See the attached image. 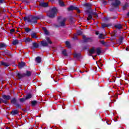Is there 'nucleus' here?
<instances>
[{
	"label": "nucleus",
	"mask_w": 129,
	"mask_h": 129,
	"mask_svg": "<svg viewBox=\"0 0 129 129\" xmlns=\"http://www.w3.org/2000/svg\"><path fill=\"white\" fill-rule=\"evenodd\" d=\"M39 19H40V17H33V16H28L24 18V21H25V22H28V23H32V24H37V20H39Z\"/></svg>",
	"instance_id": "f257e3e1"
},
{
	"label": "nucleus",
	"mask_w": 129,
	"mask_h": 129,
	"mask_svg": "<svg viewBox=\"0 0 129 129\" xmlns=\"http://www.w3.org/2000/svg\"><path fill=\"white\" fill-rule=\"evenodd\" d=\"M55 15H57V9L56 8H52L50 12L48 14L49 18H54Z\"/></svg>",
	"instance_id": "f03ea898"
},
{
	"label": "nucleus",
	"mask_w": 129,
	"mask_h": 129,
	"mask_svg": "<svg viewBox=\"0 0 129 129\" xmlns=\"http://www.w3.org/2000/svg\"><path fill=\"white\" fill-rule=\"evenodd\" d=\"M59 25L57 27H64L65 26V22H66V19L63 18L61 17H59L58 18Z\"/></svg>",
	"instance_id": "7ed1b4c3"
},
{
	"label": "nucleus",
	"mask_w": 129,
	"mask_h": 129,
	"mask_svg": "<svg viewBox=\"0 0 129 129\" xmlns=\"http://www.w3.org/2000/svg\"><path fill=\"white\" fill-rule=\"evenodd\" d=\"M46 40L47 42L45 40H43L42 41H41V44L43 47H47V46H48L49 44H52V41L50 40V38L48 37L46 38Z\"/></svg>",
	"instance_id": "20e7f679"
},
{
	"label": "nucleus",
	"mask_w": 129,
	"mask_h": 129,
	"mask_svg": "<svg viewBox=\"0 0 129 129\" xmlns=\"http://www.w3.org/2000/svg\"><path fill=\"white\" fill-rule=\"evenodd\" d=\"M31 72H29L27 71L26 72V74H21L20 73H18L17 74V76L18 77V78H19V79H21V78H23V77H24V76H31Z\"/></svg>",
	"instance_id": "39448f33"
},
{
	"label": "nucleus",
	"mask_w": 129,
	"mask_h": 129,
	"mask_svg": "<svg viewBox=\"0 0 129 129\" xmlns=\"http://www.w3.org/2000/svg\"><path fill=\"white\" fill-rule=\"evenodd\" d=\"M10 99H11V96L3 95V99L1 100V101H2V102H4V103H7L8 102V100H10Z\"/></svg>",
	"instance_id": "423d86ee"
},
{
	"label": "nucleus",
	"mask_w": 129,
	"mask_h": 129,
	"mask_svg": "<svg viewBox=\"0 0 129 129\" xmlns=\"http://www.w3.org/2000/svg\"><path fill=\"white\" fill-rule=\"evenodd\" d=\"M68 11H73V10H76L77 11L78 13H80V10H79V8L77 7H74L73 6H70L69 8H68Z\"/></svg>",
	"instance_id": "0eeeda50"
},
{
	"label": "nucleus",
	"mask_w": 129,
	"mask_h": 129,
	"mask_svg": "<svg viewBox=\"0 0 129 129\" xmlns=\"http://www.w3.org/2000/svg\"><path fill=\"white\" fill-rule=\"evenodd\" d=\"M114 1H115V2L112 4V6H113V7H115V8H116L118 7L119 5H120V1H119V0H114Z\"/></svg>",
	"instance_id": "6e6552de"
},
{
	"label": "nucleus",
	"mask_w": 129,
	"mask_h": 129,
	"mask_svg": "<svg viewBox=\"0 0 129 129\" xmlns=\"http://www.w3.org/2000/svg\"><path fill=\"white\" fill-rule=\"evenodd\" d=\"M7 48V45L4 43H0V48L1 49H5Z\"/></svg>",
	"instance_id": "1a4fd4ad"
},
{
	"label": "nucleus",
	"mask_w": 129,
	"mask_h": 129,
	"mask_svg": "<svg viewBox=\"0 0 129 129\" xmlns=\"http://www.w3.org/2000/svg\"><path fill=\"white\" fill-rule=\"evenodd\" d=\"M18 113L19 111H18V110H14L11 112L12 115H16V114H18Z\"/></svg>",
	"instance_id": "9d476101"
},
{
	"label": "nucleus",
	"mask_w": 129,
	"mask_h": 129,
	"mask_svg": "<svg viewBox=\"0 0 129 129\" xmlns=\"http://www.w3.org/2000/svg\"><path fill=\"white\" fill-rule=\"evenodd\" d=\"M26 63L25 62L19 63L18 64V67L20 68H23V67H24Z\"/></svg>",
	"instance_id": "9b49d317"
},
{
	"label": "nucleus",
	"mask_w": 129,
	"mask_h": 129,
	"mask_svg": "<svg viewBox=\"0 0 129 129\" xmlns=\"http://www.w3.org/2000/svg\"><path fill=\"white\" fill-rule=\"evenodd\" d=\"M89 52L90 53V54H94V53H95V48H91Z\"/></svg>",
	"instance_id": "f8f14e48"
},
{
	"label": "nucleus",
	"mask_w": 129,
	"mask_h": 129,
	"mask_svg": "<svg viewBox=\"0 0 129 129\" xmlns=\"http://www.w3.org/2000/svg\"><path fill=\"white\" fill-rule=\"evenodd\" d=\"M111 26V24H102V28H105V27H107V28H108Z\"/></svg>",
	"instance_id": "ddd939ff"
},
{
	"label": "nucleus",
	"mask_w": 129,
	"mask_h": 129,
	"mask_svg": "<svg viewBox=\"0 0 129 129\" xmlns=\"http://www.w3.org/2000/svg\"><path fill=\"white\" fill-rule=\"evenodd\" d=\"M35 61L37 63H41V57L40 56L37 57Z\"/></svg>",
	"instance_id": "4468645a"
},
{
	"label": "nucleus",
	"mask_w": 129,
	"mask_h": 129,
	"mask_svg": "<svg viewBox=\"0 0 129 129\" xmlns=\"http://www.w3.org/2000/svg\"><path fill=\"white\" fill-rule=\"evenodd\" d=\"M1 65H3V66H5L6 67H8V66L10 65L9 63L5 62H2Z\"/></svg>",
	"instance_id": "2eb2a0df"
},
{
	"label": "nucleus",
	"mask_w": 129,
	"mask_h": 129,
	"mask_svg": "<svg viewBox=\"0 0 129 129\" xmlns=\"http://www.w3.org/2000/svg\"><path fill=\"white\" fill-rule=\"evenodd\" d=\"M40 6L41 7H48V3H40Z\"/></svg>",
	"instance_id": "dca6fc26"
},
{
	"label": "nucleus",
	"mask_w": 129,
	"mask_h": 129,
	"mask_svg": "<svg viewBox=\"0 0 129 129\" xmlns=\"http://www.w3.org/2000/svg\"><path fill=\"white\" fill-rule=\"evenodd\" d=\"M74 56L75 58H77V59H78V58L80 57V53H75L74 54Z\"/></svg>",
	"instance_id": "f3484780"
},
{
	"label": "nucleus",
	"mask_w": 129,
	"mask_h": 129,
	"mask_svg": "<svg viewBox=\"0 0 129 129\" xmlns=\"http://www.w3.org/2000/svg\"><path fill=\"white\" fill-rule=\"evenodd\" d=\"M59 6H60V7H64V2L62 1H58Z\"/></svg>",
	"instance_id": "a211bd4d"
},
{
	"label": "nucleus",
	"mask_w": 129,
	"mask_h": 129,
	"mask_svg": "<svg viewBox=\"0 0 129 129\" xmlns=\"http://www.w3.org/2000/svg\"><path fill=\"white\" fill-rule=\"evenodd\" d=\"M95 52H96L98 55H99L100 53L101 52V51H100V49L99 48H95Z\"/></svg>",
	"instance_id": "6ab92c4d"
},
{
	"label": "nucleus",
	"mask_w": 129,
	"mask_h": 129,
	"mask_svg": "<svg viewBox=\"0 0 129 129\" xmlns=\"http://www.w3.org/2000/svg\"><path fill=\"white\" fill-rule=\"evenodd\" d=\"M43 30L44 33L46 35H48L49 34V32L48 31V30H47V29H46V28L43 27Z\"/></svg>",
	"instance_id": "aec40b11"
},
{
	"label": "nucleus",
	"mask_w": 129,
	"mask_h": 129,
	"mask_svg": "<svg viewBox=\"0 0 129 129\" xmlns=\"http://www.w3.org/2000/svg\"><path fill=\"white\" fill-rule=\"evenodd\" d=\"M31 37H32V38H34V39H37V38H38V37H37V35L35 33H33L31 34Z\"/></svg>",
	"instance_id": "412c9836"
},
{
	"label": "nucleus",
	"mask_w": 129,
	"mask_h": 129,
	"mask_svg": "<svg viewBox=\"0 0 129 129\" xmlns=\"http://www.w3.org/2000/svg\"><path fill=\"white\" fill-rule=\"evenodd\" d=\"M115 28L117 29H121L122 28V26L120 24H117L115 26Z\"/></svg>",
	"instance_id": "4be33fe9"
},
{
	"label": "nucleus",
	"mask_w": 129,
	"mask_h": 129,
	"mask_svg": "<svg viewBox=\"0 0 129 129\" xmlns=\"http://www.w3.org/2000/svg\"><path fill=\"white\" fill-rule=\"evenodd\" d=\"M126 8H128V4H127V3H126L124 6H123V10H124V11L126 10Z\"/></svg>",
	"instance_id": "5701e85b"
},
{
	"label": "nucleus",
	"mask_w": 129,
	"mask_h": 129,
	"mask_svg": "<svg viewBox=\"0 0 129 129\" xmlns=\"http://www.w3.org/2000/svg\"><path fill=\"white\" fill-rule=\"evenodd\" d=\"M85 7H87L88 8H90L91 7V4L90 3H86L84 4Z\"/></svg>",
	"instance_id": "b1692460"
},
{
	"label": "nucleus",
	"mask_w": 129,
	"mask_h": 129,
	"mask_svg": "<svg viewBox=\"0 0 129 129\" xmlns=\"http://www.w3.org/2000/svg\"><path fill=\"white\" fill-rule=\"evenodd\" d=\"M62 54H63L64 56H67V52L66 51V49H64L62 50Z\"/></svg>",
	"instance_id": "393cba45"
},
{
	"label": "nucleus",
	"mask_w": 129,
	"mask_h": 129,
	"mask_svg": "<svg viewBox=\"0 0 129 129\" xmlns=\"http://www.w3.org/2000/svg\"><path fill=\"white\" fill-rule=\"evenodd\" d=\"M26 99H30V98H32V95L31 94H28L26 97Z\"/></svg>",
	"instance_id": "a878e982"
},
{
	"label": "nucleus",
	"mask_w": 129,
	"mask_h": 129,
	"mask_svg": "<svg viewBox=\"0 0 129 129\" xmlns=\"http://www.w3.org/2000/svg\"><path fill=\"white\" fill-rule=\"evenodd\" d=\"M18 43H19V41H18V40H15L13 41V44L15 46H16V45H17V44Z\"/></svg>",
	"instance_id": "bb28decb"
},
{
	"label": "nucleus",
	"mask_w": 129,
	"mask_h": 129,
	"mask_svg": "<svg viewBox=\"0 0 129 129\" xmlns=\"http://www.w3.org/2000/svg\"><path fill=\"white\" fill-rule=\"evenodd\" d=\"M11 102H12V103H13V104H15L17 102V100L16 99V98H13L11 100Z\"/></svg>",
	"instance_id": "cd10ccee"
},
{
	"label": "nucleus",
	"mask_w": 129,
	"mask_h": 129,
	"mask_svg": "<svg viewBox=\"0 0 129 129\" xmlns=\"http://www.w3.org/2000/svg\"><path fill=\"white\" fill-rule=\"evenodd\" d=\"M66 46H67V47H68V48L71 47L70 43H69V41H66Z\"/></svg>",
	"instance_id": "c85d7f7f"
},
{
	"label": "nucleus",
	"mask_w": 129,
	"mask_h": 129,
	"mask_svg": "<svg viewBox=\"0 0 129 129\" xmlns=\"http://www.w3.org/2000/svg\"><path fill=\"white\" fill-rule=\"evenodd\" d=\"M31 104H32V106H35V105H36V104H37V101H32Z\"/></svg>",
	"instance_id": "c756f323"
},
{
	"label": "nucleus",
	"mask_w": 129,
	"mask_h": 129,
	"mask_svg": "<svg viewBox=\"0 0 129 129\" xmlns=\"http://www.w3.org/2000/svg\"><path fill=\"white\" fill-rule=\"evenodd\" d=\"M33 47L34 48H38V47H39V44L37 43H33Z\"/></svg>",
	"instance_id": "7c9ffc66"
},
{
	"label": "nucleus",
	"mask_w": 129,
	"mask_h": 129,
	"mask_svg": "<svg viewBox=\"0 0 129 129\" xmlns=\"http://www.w3.org/2000/svg\"><path fill=\"white\" fill-rule=\"evenodd\" d=\"M30 41H31V40L30 38H27L25 39V42H26V43L28 42H30Z\"/></svg>",
	"instance_id": "2f4dec72"
},
{
	"label": "nucleus",
	"mask_w": 129,
	"mask_h": 129,
	"mask_svg": "<svg viewBox=\"0 0 129 129\" xmlns=\"http://www.w3.org/2000/svg\"><path fill=\"white\" fill-rule=\"evenodd\" d=\"M92 19V16L91 14H89L88 16L87 20L89 21V20H91Z\"/></svg>",
	"instance_id": "473e14b6"
},
{
	"label": "nucleus",
	"mask_w": 129,
	"mask_h": 129,
	"mask_svg": "<svg viewBox=\"0 0 129 129\" xmlns=\"http://www.w3.org/2000/svg\"><path fill=\"white\" fill-rule=\"evenodd\" d=\"M26 98H22L20 99V102H24V101H25V100H26Z\"/></svg>",
	"instance_id": "72a5a7b5"
},
{
	"label": "nucleus",
	"mask_w": 129,
	"mask_h": 129,
	"mask_svg": "<svg viewBox=\"0 0 129 129\" xmlns=\"http://www.w3.org/2000/svg\"><path fill=\"white\" fill-rule=\"evenodd\" d=\"M99 38L100 39H104V37H103V34H100L99 35Z\"/></svg>",
	"instance_id": "f704fd0d"
},
{
	"label": "nucleus",
	"mask_w": 129,
	"mask_h": 129,
	"mask_svg": "<svg viewBox=\"0 0 129 129\" xmlns=\"http://www.w3.org/2000/svg\"><path fill=\"white\" fill-rule=\"evenodd\" d=\"M83 39L85 40V42H86L88 40V38H86V36H85V35L83 36Z\"/></svg>",
	"instance_id": "c9c22d12"
},
{
	"label": "nucleus",
	"mask_w": 129,
	"mask_h": 129,
	"mask_svg": "<svg viewBox=\"0 0 129 129\" xmlns=\"http://www.w3.org/2000/svg\"><path fill=\"white\" fill-rule=\"evenodd\" d=\"M78 35H82V31L79 30L77 31Z\"/></svg>",
	"instance_id": "e433bc0d"
},
{
	"label": "nucleus",
	"mask_w": 129,
	"mask_h": 129,
	"mask_svg": "<svg viewBox=\"0 0 129 129\" xmlns=\"http://www.w3.org/2000/svg\"><path fill=\"white\" fill-rule=\"evenodd\" d=\"M25 31L26 32H30V31H31V29H30L29 28H25Z\"/></svg>",
	"instance_id": "4c0bfd02"
},
{
	"label": "nucleus",
	"mask_w": 129,
	"mask_h": 129,
	"mask_svg": "<svg viewBox=\"0 0 129 129\" xmlns=\"http://www.w3.org/2000/svg\"><path fill=\"white\" fill-rule=\"evenodd\" d=\"M16 106L18 108H21V106L19 104H16Z\"/></svg>",
	"instance_id": "58836bf2"
},
{
	"label": "nucleus",
	"mask_w": 129,
	"mask_h": 129,
	"mask_svg": "<svg viewBox=\"0 0 129 129\" xmlns=\"http://www.w3.org/2000/svg\"><path fill=\"white\" fill-rule=\"evenodd\" d=\"M10 32H11V33H14V32H15V29H11L10 30Z\"/></svg>",
	"instance_id": "ea45409f"
},
{
	"label": "nucleus",
	"mask_w": 129,
	"mask_h": 129,
	"mask_svg": "<svg viewBox=\"0 0 129 129\" xmlns=\"http://www.w3.org/2000/svg\"><path fill=\"white\" fill-rule=\"evenodd\" d=\"M4 0H0V4H3L4 3Z\"/></svg>",
	"instance_id": "a19ab883"
},
{
	"label": "nucleus",
	"mask_w": 129,
	"mask_h": 129,
	"mask_svg": "<svg viewBox=\"0 0 129 129\" xmlns=\"http://www.w3.org/2000/svg\"><path fill=\"white\" fill-rule=\"evenodd\" d=\"M99 33H98V31H96V35H98Z\"/></svg>",
	"instance_id": "79ce46f5"
},
{
	"label": "nucleus",
	"mask_w": 129,
	"mask_h": 129,
	"mask_svg": "<svg viewBox=\"0 0 129 129\" xmlns=\"http://www.w3.org/2000/svg\"><path fill=\"white\" fill-rule=\"evenodd\" d=\"M75 37H76V35L74 36V39H76V38Z\"/></svg>",
	"instance_id": "37998d69"
},
{
	"label": "nucleus",
	"mask_w": 129,
	"mask_h": 129,
	"mask_svg": "<svg viewBox=\"0 0 129 129\" xmlns=\"http://www.w3.org/2000/svg\"><path fill=\"white\" fill-rule=\"evenodd\" d=\"M105 20H108V19H107V18H105Z\"/></svg>",
	"instance_id": "c03bdc74"
},
{
	"label": "nucleus",
	"mask_w": 129,
	"mask_h": 129,
	"mask_svg": "<svg viewBox=\"0 0 129 129\" xmlns=\"http://www.w3.org/2000/svg\"><path fill=\"white\" fill-rule=\"evenodd\" d=\"M95 16H96V17H97V14H95Z\"/></svg>",
	"instance_id": "a18cd8bd"
},
{
	"label": "nucleus",
	"mask_w": 129,
	"mask_h": 129,
	"mask_svg": "<svg viewBox=\"0 0 129 129\" xmlns=\"http://www.w3.org/2000/svg\"><path fill=\"white\" fill-rule=\"evenodd\" d=\"M126 51H127V48H126Z\"/></svg>",
	"instance_id": "49530a36"
},
{
	"label": "nucleus",
	"mask_w": 129,
	"mask_h": 129,
	"mask_svg": "<svg viewBox=\"0 0 129 129\" xmlns=\"http://www.w3.org/2000/svg\"><path fill=\"white\" fill-rule=\"evenodd\" d=\"M7 129H8V128Z\"/></svg>",
	"instance_id": "de8ad7c7"
}]
</instances>
